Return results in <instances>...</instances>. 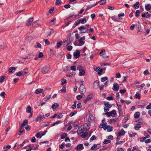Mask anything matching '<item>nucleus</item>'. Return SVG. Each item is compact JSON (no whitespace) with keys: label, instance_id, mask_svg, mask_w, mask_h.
Listing matches in <instances>:
<instances>
[{"label":"nucleus","instance_id":"nucleus-1","mask_svg":"<svg viewBox=\"0 0 151 151\" xmlns=\"http://www.w3.org/2000/svg\"><path fill=\"white\" fill-rule=\"evenodd\" d=\"M104 105L105 106V107L104 108V111L106 112L109 111V108L111 107L112 106L108 102L104 101Z\"/></svg>","mask_w":151,"mask_h":151},{"label":"nucleus","instance_id":"nucleus-2","mask_svg":"<svg viewBox=\"0 0 151 151\" xmlns=\"http://www.w3.org/2000/svg\"><path fill=\"white\" fill-rule=\"evenodd\" d=\"M44 115L39 114L35 121L37 122H40L41 121L45 119Z\"/></svg>","mask_w":151,"mask_h":151},{"label":"nucleus","instance_id":"nucleus-3","mask_svg":"<svg viewBox=\"0 0 151 151\" xmlns=\"http://www.w3.org/2000/svg\"><path fill=\"white\" fill-rule=\"evenodd\" d=\"M49 70V67L45 66H44L41 72L42 73L45 74L47 73Z\"/></svg>","mask_w":151,"mask_h":151},{"label":"nucleus","instance_id":"nucleus-4","mask_svg":"<svg viewBox=\"0 0 151 151\" xmlns=\"http://www.w3.org/2000/svg\"><path fill=\"white\" fill-rule=\"evenodd\" d=\"M80 91L81 94H84L86 91V89L84 86L82 85L80 87Z\"/></svg>","mask_w":151,"mask_h":151},{"label":"nucleus","instance_id":"nucleus-5","mask_svg":"<svg viewBox=\"0 0 151 151\" xmlns=\"http://www.w3.org/2000/svg\"><path fill=\"white\" fill-rule=\"evenodd\" d=\"M85 37L84 36L82 37H81L79 40V42L80 45L79 46H81L83 45L84 43V41H83V40H85Z\"/></svg>","mask_w":151,"mask_h":151},{"label":"nucleus","instance_id":"nucleus-6","mask_svg":"<svg viewBox=\"0 0 151 151\" xmlns=\"http://www.w3.org/2000/svg\"><path fill=\"white\" fill-rule=\"evenodd\" d=\"M84 131V128L82 127L78 128L77 131V133L78 135H80Z\"/></svg>","mask_w":151,"mask_h":151},{"label":"nucleus","instance_id":"nucleus-7","mask_svg":"<svg viewBox=\"0 0 151 151\" xmlns=\"http://www.w3.org/2000/svg\"><path fill=\"white\" fill-rule=\"evenodd\" d=\"M74 57L77 58H78L80 56V52L78 50H77L73 53V54Z\"/></svg>","mask_w":151,"mask_h":151},{"label":"nucleus","instance_id":"nucleus-8","mask_svg":"<svg viewBox=\"0 0 151 151\" xmlns=\"http://www.w3.org/2000/svg\"><path fill=\"white\" fill-rule=\"evenodd\" d=\"M119 88V85L117 83H114L113 84V86L112 89L115 91H117Z\"/></svg>","mask_w":151,"mask_h":151},{"label":"nucleus","instance_id":"nucleus-9","mask_svg":"<svg viewBox=\"0 0 151 151\" xmlns=\"http://www.w3.org/2000/svg\"><path fill=\"white\" fill-rule=\"evenodd\" d=\"M100 146L99 145L94 144L93 145V146L91 147L90 150H94L95 149L97 150L99 149L100 148Z\"/></svg>","mask_w":151,"mask_h":151},{"label":"nucleus","instance_id":"nucleus-10","mask_svg":"<svg viewBox=\"0 0 151 151\" xmlns=\"http://www.w3.org/2000/svg\"><path fill=\"white\" fill-rule=\"evenodd\" d=\"M116 105L118 107V112L119 114V115H121L123 113L122 109V106L118 104H116Z\"/></svg>","mask_w":151,"mask_h":151},{"label":"nucleus","instance_id":"nucleus-11","mask_svg":"<svg viewBox=\"0 0 151 151\" xmlns=\"http://www.w3.org/2000/svg\"><path fill=\"white\" fill-rule=\"evenodd\" d=\"M99 82L98 81L94 82L93 85V87L95 89H96L99 87Z\"/></svg>","mask_w":151,"mask_h":151},{"label":"nucleus","instance_id":"nucleus-12","mask_svg":"<svg viewBox=\"0 0 151 151\" xmlns=\"http://www.w3.org/2000/svg\"><path fill=\"white\" fill-rule=\"evenodd\" d=\"M33 21V17H31L29 19V20L26 23V25L27 26H30L31 24V22Z\"/></svg>","mask_w":151,"mask_h":151},{"label":"nucleus","instance_id":"nucleus-13","mask_svg":"<svg viewBox=\"0 0 151 151\" xmlns=\"http://www.w3.org/2000/svg\"><path fill=\"white\" fill-rule=\"evenodd\" d=\"M79 76H82L84 75L85 73V71L82 69H79Z\"/></svg>","mask_w":151,"mask_h":151},{"label":"nucleus","instance_id":"nucleus-14","mask_svg":"<svg viewBox=\"0 0 151 151\" xmlns=\"http://www.w3.org/2000/svg\"><path fill=\"white\" fill-rule=\"evenodd\" d=\"M43 91V90L42 89L38 88L35 90V93L37 94H39L40 93H42Z\"/></svg>","mask_w":151,"mask_h":151},{"label":"nucleus","instance_id":"nucleus-15","mask_svg":"<svg viewBox=\"0 0 151 151\" xmlns=\"http://www.w3.org/2000/svg\"><path fill=\"white\" fill-rule=\"evenodd\" d=\"M125 131H124L123 129H122L121 131L118 133L117 136L119 137L123 136L125 134Z\"/></svg>","mask_w":151,"mask_h":151},{"label":"nucleus","instance_id":"nucleus-16","mask_svg":"<svg viewBox=\"0 0 151 151\" xmlns=\"http://www.w3.org/2000/svg\"><path fill=\"white\" fill-rule=\"evenodd\" d=\"M94 119V117L92 114H90L88 119V121L91 122Z\"/></svg>","mask_w":151,"mask_h":151},{"label":"nucleus","instance_id":"nucleus-17","mask_svg":"<svg viewBox=\"0 0 151 151\" xmlns=\"http://www.w3.org/2000/svg\"><path fill=\"white\" fill-rule=\"evenodd\" d=\"M28 124V121L26 119H24L21 124V127H23L24 126Z\"/></svg>","mask_w":151,"mask_h":151},{"label":"nucleus","instance_id":"nucleus-18","mask_svg":"<svg viewBox=\"0 0 151 151\" xmlns=\"http://www.w3.org/2000/svg\"><path fill=\"white\" fill-rule=\"evenodd\" d=\"M78 29L81 31H85L86 29H88L84 27L83 26H81L80 27L78 28Z\"/></svg>","mask_w":151,"mask_h":151},{"label":"nucleus","instance_id":"nucleus-19","mask_svg":"<svg viewBox=\"0 0 151 151\" xmlns=\"http://www.w3.org/2000/svg\"><path fill=\"white\" fill-rule=\"evenodd\" d=\"M139 2H137L134 5L133 7L135 9H137L139 8Z\"/></svg>","mask_w":151,"mask_h":151},{"label":"nucleus","instance_id":"nucleus-20","mask_svg":"<svg viewBox=\"0 0 151 151\" xmlns=\"http://www.w3.org/2000/svg\"><path fill=\"white\" fill-rule=\"evenodd\" d=\"M59 106V105L58 104L55 103L52 105V108L53 109H55L58 107Z\"/></svg>","mask_w":151,"mask_h":151},{"label":"nucleus","instance_id":"nucleus-21","mask_svg":"<svg viewBox=\"0 0 151 151\" xmlns=\"http://www.w3.org/2000/svg\"><path fill=\"white\" fill-rule=\"evenodd\" d=\"M63 42H60L57 43V45L55 47V48L56 49H58L60 48Z\"/></svg>","mask_w":151,"mask_h":151},{"label":"nucleus","instance_id":"nucleus-22","mask_svg":"<svg viewBox=\"0 0 151 151\" xmlns=\"http://www.w3.org/2000/svg\"><path fill=\"white\" fill-rule=\"evenodd\" d=\"M66 91V89L65 86H63L62 88L60 90L59 92L60 93H61L62 92H63L65 93Z\"/></svg>","mask_w":151,"mask_h":151},{"label":"nucleus","instance_id":"nucleus-23","mask_svg":"<svg viewBox=\"0 0 151 151\" xmlns=\"http://www.w3.org/2000/svg\"><path fill=\"white\" fill-rule=\"evenodd\" d=\"M16 70L15 68L13 67H12L9 68V71L10 73H13V71H15Z\"/></svg>","mask_w":151,"mask_h":151},{"label":"nucleus","instance_id":"nucleus-24","mask_svg":"<svg viewBox=\"0 0 151 151\" xmlns=\"http://www.w3.org/2000/svg\"><path fill=\"white\" fill-rule=\"evenodd\" d=\"M151 8V5L148 4L145 6V9L147 11H149Z\"/></svg>","mask_w":151,"mask_h":151},{"label":"nucleus","instance_id":"nucleus-25","mask_svg":"<svg viewBox=\"0 0 151 151\" xmlns=\"http://www.w3.org/2000/svg\"><path fill=\"white\" fill-rule=\"evenodd\" d=\"M140 115V113L139 112H137L135 113L134 115V117L135 118H137L139 117Z\"/></svg>","mask_w":151,"mask_h":151},{"label":"nucleus","instance_id":"nucleus-26","mask_svg":"<svg viewBox=\"0 0 151 151\" xmlns=\"http://www.w3.org/2000/svg\"><path fill=\"white\" fill-rule=\"evenodd\" d=\"M141 127V126L139 124H137L134 127V129L136 130H138Z\"/></svg>","mask_w":151,"mask_h":151},{"label":"nucleus","instance_id":"nucleus-27","mask_svg":"<svg viewBox=\"0 0 151 151\" xmlns=\"http://www.w3.org/2000/svg\"><path fill=\"white\" fill-rule=\"evenodd\" d=\"M77 149H81L82 150L83 149L84 147L83 145L82 144H79L76 147Z\"/></svg>","mask_w":151,"mask_h":151},{"label":"nucleus","instance_id":"nucleus-28","mask_svg":"<svg viewBox=\"0 0 151 151\" xmlns=\"http://www.w3.org/2000/svg\"><path fill=\"white\" fill-rule=\"evenodd\" d=\"M20 130L19 132V135H21L22 133L24 131V130L23 129V127H20Z\"/></svg>","mask_w":151,"mask_h":151},{"label":"nucleus","instance_id":"nucleus-29","mask_svg":"<svg viewBox=\"0 0 151 151\" xmlns=\"http://www.w3.org/2000/svg\"><path fill=\"white\" fill-rule=\"evenodd\" d=\"M81 136L83 138H85L86 137L88 136V133L87 132H83Z\"/></svg>","mask_w":151,"mask_h":151},{"label":"nucleus","instance_id":"nucleus-30","mask_svg":"<svg viewBox=\"0 0 151 151\" xmlns=\"http://www.w3.org/2000/svg\"><path fill=\"white\" fill-rule=\"evenodd\" d=\"M41 47V45L38 42H37L35 46V47L37 48H40Z\"/></svg>","mask_w":151,"mask_h":151},{"label":"nucleus","instance_id":"nucleus-31","mask_svg":"<svg viewBox=\"0 0 151 151\" xmlns=\"http://www.w3.org/2000/svg\"><path fill=\"white\" fill-rule=\"evenodd\" d=\"M98 4V3L97 2L95 4H94V5H92V6H87V8L86 9V10H88V9H91V8H92V7L96 6V5H97Z\"/></svg>","mask_w":151,"mask_h":151},{"label":"nucleus","instance_id":"nucleus-32","mask_svg":"<svg viewBox=\"0 0 151 151\" xmlns=\"http://www.w3.org/2000/svg\"><path fill=\"white\" fill-rule=\"evenodd\" d=\"M105 54V51L104 49H103L101 50L100 53V55L101 56H102Z\"/></svg>","mask_w":151,"mask_h":151},{"label":"nucleus","instance_id":"nucleus-33","mask_svg":"<svg viewBox=\"0 0 151 151\" xmlns=\"http://www.w3.org/2000/svg\"><path fill=\"white\" fill-rule=\"evenodd\" d=\"M106 2V0H101L100 1L97 2L98 3H99L101 5L104 4Z\"/></svg>","mask_w":151,"mask_h":151},{"label":"nucleus","instance_id":"nucleus-34","mask_svg":"<svg viewBox=\"0 0 151 151\" xmlns=\"http://www.w3.org/2000/svg\"><path fill=\"white\" fill-rule=\"evenodd\" d=\"M86 18L84 17L81 20V23L82 24H84L86 22Z\"/></svg>","mask_w":151,"mask_h":151},{"label":"nucleus","instance_id":"nucleus-35","mask_svg":"<svg viewBox=\"0 0 151 151\" xmlns=\"http://www.w3.org/2000/svg\"><path fill=\"white\" fill-rule=\"evenodd\" d=\"M67 134L65 133H63L61 135V139H63L65 138L67 136Z\"/></svg>","mask_w":151,"mask_h":151},{"label":"nucleus","instance_id":"nucleus-36","mask_svg":"<svg viewBox=\"0 0 151 151\" xmlns=\"http://www.w3.org/2000/svg\"><path fill=\"white\" fill-rule=\"evenodd\" d=\"M31 107L30 106H27L26 109V111L27 113H30L31 111Z\"/></svg>","mask_w":151,"mask_h":151},{"label":"nucleus","instance_id":"nucleus-37","mask_svg":"<svg viewBox=\"0 0 151 151\" xmlns=\"http://www.w3.org/2000/svg\"><path fill=\"white\" fill-rule=\"evenodd\" d=\"M129 116L127 115L124 117V119L123 120V122L124 123H126L129 119Z\"/></svg>","mask_w":151,"mask_h":151},{"label":"nucleus","instance_id":"nucleus-38","mask_svg":"<svg viewBox=\"0 0 151 151\" xmlns=\"http://www.w3.org/2000/svg\"><path fill=\"white\" fill-rule=\"evenodd\" d=\"M104 130L106 129L108 127H109V125H107L106 123H104Z\"/></svg>","mask_w":151,"mask_h":151},{"label":"nucleus","instance_id":"nucleus-39","mask_svg":"<svg viewBox=\"0 0 151 151\" xmlns=\"http://www.w3.org/2000/svg\"><path fill=\"white\" fill-rule=\"evenodd\" d=\"M108 79V78L105 77H102L101 78V82H104Z\"/></svg>","mask_w":151,"mask_h":151},{"label":"nucleus","instance_id":"nucleus-40","mask_svg":"<svg viewBox=\"0 0 151 151\" xmlns=\"http://www.w3.org/2000/svg\"><path fill=\"white\" fill-rule=\"evenodd\" d=\"M54 32V30L52 29H50L48 32V36H50Z\"/></svg>","mask_w":151,"mask_h":151},{"label":"nucleus","instance_id":"nucleus-41","mask_svg":"<svg viewBox=\"0 0 151 151\" xmlns=\"http://www.w3.org/2000/svg\"><path fill=\"white\" fill-rule=\"evenodd\" d=\"M111 142V141L109 140L105 139L103 142V143L104 144H106L110 143Z\"/></svg>","mask_w":151,"mask_h":151},{"label":"nucleus","instance_id":"nucleus-42","mask_svg":"<svg viewBox=\"0 0 151 151\" xmlns=\"http://www.w3.org/2000/svg\"><path fill=\"white\" fill-rule=\"evenodd\" d=\"M23 73V71H20L17 73V74H16V75L17 76H21V75H22Z\"/></svg>","mask_w":151,"mask_h":151},{"label":"nucleus","instance_id":"nucleus-43","mask_svg":"<svg viewBox=\"0 0 151 151\" xmlns=\"http://www.w3.org/2000/svg\"><path fill=\"white\" fill-rule=\"evenodd\" d=\"M140 11L139 10H137L135 12V16L138 17L139 15Z\"/></svg>","mask_w":151,"mask_h":151},{"label":"nucleus","instance_id":"nucleus-44","mask_svg":"<svg viewBox=\"0 0 151 151\" xmlns=\"http://www.w3.org/2000/svg\"><path fill=\"white\" fill-rule=\"evenodd\" d=\"M35 136L37 138L40 137V138H41L42 137L41 134H40L39 132H38L37 133V134H36Z\"/></svg>","mask_w":151,"mask_h":151},{"label":"nucleus","instance_id":"nucleus-45","mask_svg":"<svg viewBox=\"0 0 151 151\" xmlns=\"http://www.w3.org/2000/svg\"><path fill=\"white\" fill-rule=\"evenodd\" d=\"M96 137L94 135H93L90 139V142L92 141L94 139H96Z\"/></svg>","mask_w":151,"mask_h":151},{"label":"nucleus","instance_id":"nucleus-46","mask_svg":"<svg viewBox=\"0 0 151 151\" xmlns=\"http://www.w3.org/2000/svg\"><path fill=\"white\" fill-rule=\"evenodd\" d=\"M108 128L107 129V131L108 132H111L113 130V127H108Z\"/></svg>","mask_w":151,"mask_h":151},{"label":"nucleus","instance_id":"nucleus-47","mask_svg":"<svg viewBox=\"0 0 151 151\" xmlns=\"http://www.w3.org/2000/svg\"><path fill=\"white\" fill-rule=\"evenodd\" d=\"M38 21H36V22H34L32 24V26L33 27H35L38 24Z\"/></svg>","mask_w":151,"mask_h":151},{"label":"nucleus","instance_id":"nucleus-48","mask_svg":"<svg viewBox=\"0 0 151 151\" xmlns=\"http://www.w3.org/2000/svg\"><path fill=\"white\" fill-rule=\"evenodd\" d=\"M121 77V76L119 73H117L115 77L116 78H120Z\"/></svg>","mask_w":151,"mask_h":151},{"label":"nucleus","instance_id":"nucleus-49","mask_svg":"<svg viewBox=\"0 0 151 151\" xmlns=\"http://www.w3.org/2000/svg\"><path fill=\"white\" fill-rule=\"evenodd\" d=\"M135 96L137 98V99H140V95L139 93H136Z\"/></svg>","mask_w":151,"mask_h":151},{"label":"nucleus","instance_id":"nucleus-50","mask_svg":"<svg viewBox=\"0 0 151 151\" xmlns=\"http://www.w3.org/2000/svg\"><path fill=\"white\" fill-rule=\"evenodd\" d=\"M77 111H74L73 112L71 113L70 115V116H72L77 113Z\"/></svg>","mask_w":151,"mask_h":151},{"label":"nucleus","instance_id":"nucleus-51","mask_svg":"<svg viewBox=\"0 0 151 151\" xmlns=\"http://www.w3.org/2000/svg\"><path fill=\"white\" fill-rule=\"evenodd\" d=\"M92 96L93 94L91 93L88 96L87 98L89 100L91 99Z\"/></svg>","mask_w":151,"mask_h":151},{"label":"nucleus","instance_id":"nucleus-52","mask_svg":"<svg viewBox=\"0 0 151 151\" xmlns=\"http://www.w3.org/2000/svg\"><path fill=\"white\" fill-rule=\"evenodd\" d=\"M4 45L2 42H0V50L3 49L4 47Z\"/></svg>","mask_w":151,"mask_h":151},{"label":"nucleus","instance_id":"nucleus-53","mask_svg":"<svg viewBox=\"0 0 151 151\" xmlns=\"http://www.w3.org/2000/svg\"><path fill=\"white\" fill-rule=\"evenodd\" d=\"M44 40L45 41V44L47 45H49L50 44V42L49 41H48V40L47 39L46 40Z\"/></svg>","mask_w":151,"mask_h":151},{"label":"nucleus","instance_id":"nucleus-54","mask_svg":"<svg viewBox=\"0 0 151 151\" xmlns=\"http://www.w3.org/2000/svg\"><path fill=\"white\" fill-rule=\"evenodd\" d=\"M66 79H63L61 81V85H63L65 83H66Z\"/></svg>","mask_w":151,"mask_h":151},{"label":"nucleus","instance_id":"nucleus-55","mask_svg":"<svg viewBox=\"0 0 151 151\" xmlns=\"http://www.w3.org/2000/svg\"><path fill=\"white\" fill-rule=\"evenodd\" d=\"M146 108L147 109H151V103H150L147 106Z\"/></svg>","mask_w":151,"mask_h":151},{"label":"nucleus","instance_id":"nucleus-56","mask_svg":"<svg viewBox=\"0 0 151 151\" xmlns=\"http://www.w3.org/2000/svg\"><path fill=\"white\" fill-rule=\"evenodd\" d=\"M105 114L108 116H110L112 115V114H111V112H106L105 113Z\"/></svg>","mask_w":151,"mask_h":151},{"label":"nucleus","instance_id":"nucleus-57","mask_svg":"<svg viewBox=\"0 0 151 151\" xmlns=\"http://www.w3.org/2000/svg\"><path fill=\"white\" fill-rule=\"evenodd\" d=\"M71 69L72 70H73V71H75L76 69V66H72L71 67Z\"/></svg>","mask_w":151,"mask_h":151},{"label":"nucleus","instance_id":"nucleus-58","mask_svg":"<svg viewBox=\"0 0 151 151\" xmlns=\"http://www.w3.org/2000/svg\"><path fill=\"white\" fill-rule=\"evenodd\" d=\"M107 138L108 139H112L113 138V136L111 135H109L107 137Z\"/></svg>","mask_w":151,"mask_h":151},{"label":"nucleus","instance_id":"nucleus-59","mask_svg":"<svg viewBox=\"0 0 151 151\" xmlns=\"http://www.w3.org/2000/svg\"><path fill=\"white\" fill-rule=\"evenodd\" d=\"M120 93H124L126 92V90L125 89H122L119 91Z\"/></svg>","mask_w":151,"mask_h":151},{"label":"nucleus","instance_id":"nucleus-60","mask_svg":"<svg viewBox=\"0 0 151 151\" xmlns=\"http://www.w3.org/2000/svg\"><path fill=\"white\" fill-rule=\"evenodd\" d=\"M77 21L78 22H75V24L76 26L78 25L81 23V20H78Z\"/></svg>","mask_w":151,"mask_h":151},{"label":"nucleus","instance_id":"nucleus-61","mask_svg":"<svg viewBox=\"0 0 151 151\" xmlns=\"http://www.w3.org/2000/svg\"><path fill=\"white\" fill-rule=\"evenodd\" d=\"M5 93L4 92H2L0 94V95L3 98L5 97Z\"/></svg>","mask_w":151,"mask_h":151},{"label":"nucleus","instance_id":"nucleus-62","mask_svg":"<svg viewBox=\"0 0 151 151\" xmlns=\"http://www.w3.org/2000/svg\"><path fill=\"white\" fill-rule=\"evenodd\" d=\"M61 3L60 0H56V4L57 5L60 4Z\"/></svg>","mask_w":151,"mask_h":151},{"label":"nucleus","instance_id":"nucleus-63","mask_svg":"<svg viewBox=\"0 0 151 151\" xmlns=\"http://www.w3.org/2000/svg\"><path fill=\"white\" fill-rule=\"evenodd\" d=\"M73 48V47L71 46H68L67 48V49L68 50L70 51Z\"/></svg>","mask_w":151,"mask_h":151},{"label":"nucleus","instance_id":"nucleus-64","mask_svg":"<svg viewBox=\"0 0 151 151\" xmlns=\"http://www.w3.org/2000/svg\"><path fill=\"white\" fill-rule=\"evenodd\" d=\"M151 141V139H148L145 141V142L146 143H148Z\"/></svg>","mask_w":151,"mask_h":151}]
</instances>
